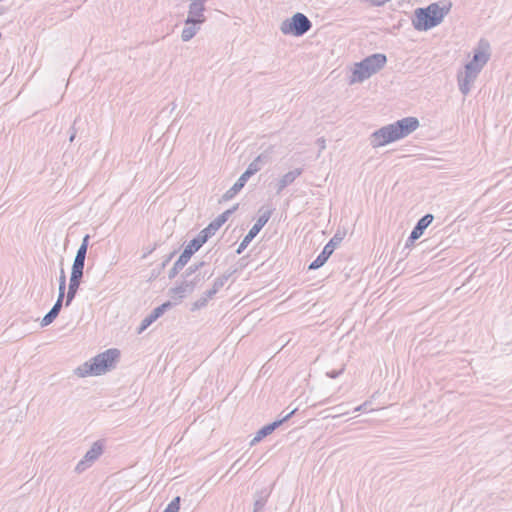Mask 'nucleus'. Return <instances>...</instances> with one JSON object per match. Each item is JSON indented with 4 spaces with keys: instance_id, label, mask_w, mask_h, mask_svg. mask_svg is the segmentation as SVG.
Segmentation results:
<instances>
[{
    "instance_id": "nucleus-1",
    "label": "nucleus",
    "mask_w": 512,
    "mask_h": 512,
    "mask_svg": "<svg viewBox=\"0 0 512 512\" xmlns=\"http://www.w3.org/2000/svg\"><path fill=\"white\" fill-rule=\"evenodd\" d=\"M416 117H405L392 124L381 127L370 136V144L377 148L405 138L419 127Z\"/></svg>"
},
{
    "instance_id": "nucleus-2",
    "label": "nucleus",
    "mask_w": 512,
    "mask_h": 512,
    "mask_svg": "<svg viewBox=\"0 0 512 512\" xmlns=\"http://www.w3.org/2000/svg\"><path fill=\"white\" fill-rule=\"evenodd\" d=\"M120 356L118 349H108L103 353L98 354L89 362H85L75 370V374L79 377H86L88 375H102L114 367V363Z\"/></svg>"
},
{
    "instance_id": "nucleus-3",
    "label": "nucleus",
    "mask_w": 512,
    "mask_h": 512,
    "mask_svg": "<svg viewBox=\"0 0 512 512\" xmlns=\"http://www.w3.org/2000/svg\"><path fill=\"white\" fill-rule=\"evenodd\" d=\"M448 6H440L438 3H431L425 8H417L412 20L413 26L418 31H427L439 25L445 15L450 11Z\"/></svg>"
},
{
    "instance_id": "nucleus-4",
    "label": "nucleus",
    "mask_w": 512,
    "mask_h": 512,
    "mask_svg": "<svg viewBox=\"0 0 512 512\" xmlns=\"http://www.w3.org/2000/svg\"><path fill=\"white\" fill-rule=\"evenodd\" d=\"M386 63L387 57L382 53H376L366 57L355 64L349 83L354 84L363 82L373 74L380 71Z\"/></svg>"
},
{
    "instance_id": "nucleus-5",
    "label": "nucleus",
    "mask_w": 512,
    "mask_h": 512,
    "mask_svg": "<svg viewBox=\"0 0 512 512\" xmlns=\"http://www.w3.org/2000/svg\"><path fill=\"white\" fill-rule=\"evenodd\" d=\"M312 27L311 21L302 13H295L281 23L280 30L285 35L302 36Z\"/></svg>"
},
{
    "instance_id": "nucleus-6",
    "label": "nucleus",
    "mask_w": 512,
    "mask_h": 512,
    "mask_svg": "<svg viewBox=\"0 0 512 512\" xmlns=\"http://www.w3.org/2000/svg\"><path fill=\"white\" fill-rule=\"evenodd\" d=\"M261 215L257 219L256 223L252 226V228L249 230V232L246 234V236L243 238L241 243L239 244L236 253L241 254L246 247L249 245V243L257 236V234L261 231V229L265 226V224L269 221L272 210L267 209L263 211V209H260Z\"/></svg>"
},
{
    "instance_id": "nucleus-7",
    "label": "nucleus",
    "mask_w": 512,
    "mask_h": 512,
    "mask_svg": "<svg viewBox=\"0 0 512 512\" xmlns=\"http://www.w3.org/2000/svg\"><path fill=\"white\" fill-rule=\"evenodd\" d=\"M490 45L486 40L481 39L477 48L474 49L473 58L466 65H471L477 71H481L490 58Z\"/></svg>"
},
{
    "instance_id": "nucleus-8",
    "label": "nucleus",
    "mask_w": 512,
    "mask_h": 512,
    "mask_svg": "<svg viewBox=\"0 0 512 512\" xmlns=\"http://www.w3.org/2000/svg\"><path fill=\"white\" fill-rule=\"evenodd\" d=\"M342 237L338 234H335L330 241L324 246L322 252L317 256V258L310 263L308 269L309 270H316L322 267L329 257L334 252L335 248L341 243Z\"/></svg>"
},
{
    "instance_id": "nucleus-9",
    "label": "nucleus",
    "mask_w": 512,
    "mask_h": 512,
    "mask_svg": "<svg viewBox=\"0 0 512 512\" xmlns=\"http://www.w3.org/2000/svg\"><path fill=\"white\" fill-rule=\"evenodd\" d=\"M215 233L216 231H214L213 227L208 225L185 246L183 252L191 258Z\"/></svg>"
},
{
    "instance_id": "nucleus-10",
    "label": "nucleus",
    "mask_w": 512,
    "mask_h": 512,
    "mask_svg": "<svg viewBox=\"0 0 512 512\" xmlns=\"http://www.w3.org/2000/svg\"><path fill=\"white\" fill-rule=\"evenodd\" d=\"M479 73V71L475 70L474 68H471V65H465L464 71L458 73L457 80L459 90L464 96L469 94L471 86L476 80Z\"/></svg>"
},
{
    "instance_id": "nucleus-11",
    "label": "nucleus",
    "mask_w": 512,
    "mask_h": 512,
    "mask_svg": "<svg viewBox=\"0 0 512 512\" xmlns=\"http://www.w3.org/2000/svg\"><path fill=\"white\" fill-rule=\"evenodd\" d=\"M296 411L297 408H294L281 419L263 426L261 429L258 430L255 437L252 439L250 445H255L256 443L260 442L263 438L273 433L279 426H281L284 422L288 421L295 414Z\"/></svg>"
},
{
    "instance_id": "nucleus-12",
    "label": "nucleus",
    "mask_w": 512,
    "mask_h": 512,
    "mask_svg": "<svg viewBox=\"0 0 512 512\" xmlns=\"http://www.w3.org/2000/svg\"><path fill=\"white\" fill-rule=\"evenodd\" d=\"M272 152L273 147L270 146L264 152L259 154L247 167L244 174L250 178L258 171H260L266 164L270 163L272 160Z\"/></svg>"
},
{
    "instance_id": "nucleus-13",
    "label": "nucleus",
    "mask_w": 512,
    "mask_h": 512,
    "mask_svg": "<svg viewBox=\"0 0 512 512\" xmlns=\"http://www.w3.org/2000/svg\"><path fill=\"white\" fill-rule=\"evenodd\" d=\"M189 10H188V16L185 20L186 24H193V23H204L206 18L204 16V2L205 1H196V0H190Z\"/></svg>"
},
{
    "instance_id": "nucleus-14",
    "label": "nucleus",
    "mask_w": 512,
    "mask_h": 512,
    "mask_svg": "<svg viewBox=\"0 0 512 512\" xmlns=\"http://www.w3.org/2000/svg\"><path fill=\"white\" fill-rule=\"evenodd\" d=\"M173 307V303L170 301L164 302L160 306L153 309V311L147 315L141 322L138 333H142L146 330L153 322H155L158 318H160L167 310Z\"/></svg>"
},
{
    "instance_id": "nucleus-15",
    "label": "nucleus",
    "mask_w": 512,
    "mask_h": 512,
    "mask_svg": "<svg viewBox=\"0 0 512 512\" xmlns=\"http://www.w3.org/2000/svg\"><path fill=\"white\" fill-rule=\"evenodd\" d=\"M433 220L434 216L432 214H426L422 218H420L416 225L414 226L407 240L406 246L412 245L415 240L419 239L423 235L425 229L432 223Z\"/></svg>"
},
{
    "instance_id": "nucleus-16",
    "label": "nucleus",
    "mask_w": 512,
    "mask_h": 512,
    "mask_svg": "<svg viewBox=\"0 0 512 512\" xmlns=\"http://www.w3.org/2000/svg\"><path fill=\"white\" fill-rule=\"evenodd\" d=\"M302 173L303 168H296L284 174L276 183V194H281V192L288 185H291Z\"/></svg>"
},
{
    "instance_id": "nucleus-17",
    "label": "nucleus",
    "mask_w": 512,
    "mask_h": 512,
    "mask_svg": "<svg viewBox=\"0 0 512 512\" xmlns=\"http://www.w3.org/2000/svg\"><path fill=\"white\" fill-rule=\"evenodd\" d=\"M63 294L58 295V298L53 305V307L50 309V311L42 318L41 320V327H46L50 325L59 315L62 306H63V300H64Z\"/></svg>"
},
{
    "instance_id": "nucleus-18",
    "label": "nucleus",
    "mask_w": 512,
    "mask_h": 512,
    "mask_svg": "<svg viewBox=\"0 0 512 512\" xmlns=\"http://www.w3.org/2000/svg\"><path fill=\"white\" fill-rule=\"evenodd\" d=\"M192 292H193V284L190 282H187L186 279H184L179 285H177L169 290V295L174 299L181 300L186 295H189Z\"/></svg>"
},
{
    "instance_id": "nucleus-19",
    "label": "nucleus",
    "mask_w": 512,
    "mask_h": 512,
    "mask_svg": "<svg viewBox=\"0 0 512 512\" xmlns=\"http://www.w3.org/2000/svg\"><path fill=\"white\" fill-rule=\"evenodd\" d=\"M248 179L249 178L243 173L234 185L223 194L222 200L228 201L232 199L244 187Z\"/></svg>"
},
{
    "instance_id": "nucleus-20",
    "label": "nucleus",
    "mask_w": 512,
    "mask_h": 512,
    "mask_svg": "<svg viewBox=\"0 0 512 512\" xmlns=\"http://www.w3.org/2000/svg\"><path fill=\"white\" fill-rule=\"evenodd\" d=\"M191 258L187 256L184 252L181 253L177 261L174 263L173 267L168 272L169 279H173L177 276V274L185 267L188 261Z\"/></svg>"
},
{
    "instance_id": "nucleus-21",
    "label": "nucleus",
    "mask_w": 512,
    "mask_h": 512,
    "mask_svg": "<svg viewBox=\"0 0 512 512\" xmlns=\"http://www.w3.org/2000/svg\"><path fill=\"white\" fill-rule=\"evenodd\" d=\"M191 258L187 256L184 252L181 253L177 261L174 263L173 267L168 272L169 279H173L177 276V274L185 267L188 261Z\"/></svg>"
},
{
    "instance_id": "nucleus-22",
    "label": "nucleus",
    "mask_w": 512,
    "mask_h": 512,
    "mask_svg": "<svg viewBox=\"0 0 512 512\" xmlns=\"http://www.w3.org/2000/svg\"><path fill=\"white\" fill-rule=\"evenodd\" d=\"M82 280H78L76 278L70 277L69 285H68V292L66 295V301L65 306L68 307L73 299L75 298L77 291L80 287Z\"/></svg>"
},
{
    "instance_id": "nucleus-23",
    "label": "nucleus",
    "mask_w": 512,
    "mask_h": 512,
    "mask_svg": "<svg viewBox=\"0 0 512 512\" xmlns=\"http://www.w3.org/2000/svg\"><path fill=\"white\" fill-rule=\"evenodd\" d=\"M238 208V204L233 206L232 208L224 211L218 217H216L209 226H212L214 231H218V229L228 220L229 216L234 213Z\"/></svg>"
},
{
    "instance_id": "nucleus-24",
    "label": "nucleus",
    "mask_w": 512,
    "mask_h": 512,
    "mask_svg": "<svg viewBox=\"0 0 512 512\" xmlns=\"http://www.w3.org/2000/svg\"><path fill=\"white\" fill-rule=\"evenodd\" d=\"M268 497L269 493L266 490H262L260 492L255 493L253 512H263Z\"/></svg>"
},
{
    "instance_id": "nucleus-25",
    "label": "nucleus",
    "mask_w": 512,
    "mask_h": 512,
    "mask_svg": "<svg viewBox=\"0 0 512 512\" xmlns=\"http://www.w3.org/2000/svg\"><path fill=\"white\" fill-rule=\"evenodd\" d=\"M102 452V445L99 442H94L83 458L85 459L86 462L92 464L95 460L99 458Z\"/></svg>"
},
{
    "instance_id": "nucleus-26",
    "label": "nucleus",
    "mask_w": 512,
    "mask_h": 512,
    "mask_svg": "<svg viewBox=\"0 0 512 512\" xmlns=\"http://www.w3.org/2000/svg\"><path fill=\"white\" fill-rule=\"evenodd\" d=\"M201 23H193V24H186L185 23V27L184 29L182 30V33H181V39L182 41L184 42H187L189 40H191L195 35L196 33L199 31L200 25Z\"/></svg>"
},
{
    "instance_id": "nucleus-27",
    "label": "nucleus",
    "mask_w": 512,
    "mask_h": 512,
    "mask_svg": "<svg viewBox=\"0 0 512 512\" xmlns=\"http://www.w3.org/2000/svg\"><path fill=\"white\" fill-rule=\"evenodd\" d=\"M85 266V260L84 259H78L74 258L72 269H71V276L73 278H76L78 280H82L83 278V271Z\"/></svg>"
},
{
    "instance_id": "nucleus-28",
    "label": "nucleus",
    "mask_w": 512,
    "mask_h": 512,
    "mask_svg": "<svg viewBox=\"0 0 512 512\" xmlns=\"http://www.w3.org/2000/svg\"><path fill=\"white\" fill-rule=\"evenodd\" d=\"M89 239H90V236L88 234L84 236L82 243L76 252L75 258L84 259V260L86 259L87 249H88V245H89Z\"/></svg>"
},
{
    "instance_id": "nucleus-29",
    "label": "nucleus",
    "mask_w": 512,
    "mask_h": 512,
    "mask_svg": "<svg viewBox=\"0 0 512 512\" xmlns=\"http://www.w3.org/2000/svg\"><path fill=\"white\" fill-rule=\"evenodd\" d=\"M181 498L176 496L165 508L163 512H179Z\"/></svg>"
},
{
    "instance_id": "nucleus-30",
    "label": "nucleus",
    "mask_w": 512,
    "mask_h": 512,
    "mask_svg": "<svg viewBox=\"0 0 512 512\" xmlns=\"http://www.w3.org/2000/svg\"><path fill=\"white\" fill-rule=\"evenodd\" d=\"M65 289H66V274H65L64 269L62 268L60 271V276H59L58 295H62V292H63V296H65Z\"/></svg>"
},
{
    "instance_id": "nucleus-31",
    "label": "nucleus",
    "mask_w": 512,
    "mask_h": 512,
    "mask_svg": "<svg viewBox=\"0 0 512 512\" xmlns=\"http://www.w3.org/2000/svg\"><path fill=\"white\" fill-rule=\"evenodd\" d=\"M205 276H206V273H204L202 275L199 272V273L195 274L193 278H186V281L193 284V291H194L195 288L200 284V282L205 279Z\"/></svg>"
},
{
    "instance_id": "nucleus-32",
    "label": "nucleus",
    "mask_w": 512,
    "mask_h": 512,
    "mask_svg": "<svg viewBox=\"0 0 512 512\" xmlns=\"http://www.w3.org/2000/svg\"><path fill=\"white\" fill-rule=\"evenodd\" d=\"M208 303V300L202 295L200 298H198L191 307L192 311L200 310L201 308L205 307Z\"/></svg>"
},
{
    "instance_id": "nucleus-33",
    "label": "nucleus",
    "mask_w": 512,
    "mask_h": 512,
    "mask_svg": "<svg viewBox=\"0 0 512 512\" xmlns=\"http://www.w3.org/2000/svg\"><path fill=\"white\" fill-rule=\"evenodd\" d=\"M92 464H90L89 462H86L85 459L83 458L82 460H80L78 462V464L76 465L75 467V471L77 473H82L84 472L88 467H90Z\"/></svg>"
},
{
    "instance_id": "nucleus-34",
    "label": "nucleus",
    "mask_w": 512,
    "mask_h": 512,
    "mask_svg": "<svg viewBox=\"0 0 512 512\" xmlns=\"http://www.w3.org/2000/svg\"><path fill=\"white\" fill-rule=\"evenodd\" d=\"M345 370V365H342V367L339 369V370H331V371H328L326 373V375L329 377V378H332V379H335L337 377H339Z\"/></svg>"
},
{
    "instance_id": "nucleus-35",
    "label": "nucleus",
    "mask_w": 512,
    "mask_h": 512,
    "mask_svg": "<svg viewBox=\"0 0 512 512\" xmlns=\"http://www.w3.org/2000/svg\"><path fill=\"white\" fill-rule=\"evenodd\" d=\"M197 266H195L194 264L189 266L186 271L184 272L183 274V277L184 279L186 278H190L193 274H195L197 272Z\"/></svg>"
},
{
    "instance_id": "nucleus-36",
    "label": "nucleus",
    "mask_w": 512,
    "mask_h": 512,
    "mask_svg": "<svg viewBox=\"0 0 512 512\" xmlns=\"http://www.w3.org/2000/svg\"><path fill=\"white\" fill-rule=\"evenodd\" d=\"M225 285V282L220 277L216 278L212 288L215 289L216 292H218L223 286Z\"/></svg>"
},
{
    "instance_id": "nucleus-37",
    "label": "nucleus",
    "mask_w": 512,
    "mask_h": 512,
    "mask_svg": "<svg viewBox=\"0 0 512 512\" xmlns=\"http://www.w3.org/2000/svg\"><path fill=\"white\" fill-rule=\"evenodd\" d=\"M76 123H77V119H75V121H74L73 125H72V126H71V128H70V137H69V141H70V142H73V141H74V139H75V137H76V134H77V129H76V127H75Z\"/></svg>"
},
{
    "instance_id": "nucleus-38",
    "label": "nucleus",
    "mask_w": 512,
    "mask_h": 512,
    "mask_svg": "<svg viewBox=\"0 0 512 512\" xmlns=\"http://www.w3.org/2000/svg\"><path fill=\"white\" fill-rule=\"evenodd\" d=\"M236 272V269L228 270L223 275L220 276L221 279L226 283V281Z\"/></svg>"
},
{
    "instance_id": "nucleus-39",
    "label": "nucleus",
    "mask_w": 512,
    "mask_h": 512,
    "mask_svg": "<svg viewBox=\"0 0 512 512\" xmlns=\"http://www.w3.org/2000/svg\"><path fill=\"white\" fill-rule=\"evenodd\" d=\"M217 292L215 291V289L211 288L207 291H205L203 293V296L209 301L210 299L213 298V296L216 294Z\"/></svg>"
},
{
    "instance_id": "nucleus-40",
    "label": "nucleus",
    "mask_w": 512,
    "mask_h": 512,
    "mask_svg": "<svg viewBox=\"0 0 512 512\" xmlns=\"http://www.w3.org/2000/svg\"><path fill=\"white\" fill-rule=\"evenodd\" d=\"M370 402L366 401L354 409V412L367 411Z\"/></svg>"
},
{
    "instance_id": "nucleus-41",
    "label": "nucleus",
    "mask_w": 512,
    "mask_h": 512,
    "mask_svg": "<svg viewBox=\"0 0 512 512\" xmlns=\"http://www.w3.org/2000/svg\"><path fill=\"white\" fill-rule=\"evenodd\" d=\"M176 251L171 252L162 263V267H165L169 261L175 256Z\"/></svg>"
},
{
    "instance_id": "nucleus-42",
    "label": "nucleus",
    "mask_w": 512,
    "mask_h": 512,
    "mask_svg": "<svg viewBox=\"0 0 512 512\" xmlns=\"http://www.w3.org/2000/svg\"><path fill=\"white\" fill-rule=\"evenodd\" d=\"M341 406H342V405H339V406L334 407V409H336V410H337V412H338V414H337V415H344V414H347V412H346V411H343V410L341 409Z\"/></svg>"
},
{
    "instance_id": "nucleus-43",
    "label": "nucleus",
    "mask_w": 512,
    "mask_h": 512,
    "mask_svg": "<svg viewBox=\"0 0 512 512\" xmlns=\"http://www.w3.org/2000/svg\"><path fill=\"white\" fill-rule=\"evenodd\" d=\"M195 266H197V270L199 271L204 265H205V262L204 261H201L199 263H196L194 264Z\"/></svg>"
},
{
    "instance_id": "nucleus-44",
    "label": "nucleus",
    "mask_w": 512,
    "mask_h": 512,
    "mask_svg": "<svg viewBox=\"0 0 512 512\" xmlns=\"http://www.w3.org/2000/svg\"><path fill=\"white\" fill-rule=\"evenodd\" d=\"M319 141H320L321 148H325V145H324L325 141L323 139H319Z\"/></svg>"
},
{
    "instance_id": "nucleus-45",
    "label": "nucleus",
    "mask_w": 512,
    "mask_h": 512,
    "mask_svg": "<svg viewBox=\"0 0 512 512\" xmlns=\"http://www.w3.org/2000/svg\"><path fill=\"white\" fill-rule=\"evenodd\" d=\"M4 12H5V8L1 7L0 8V15H2Z\"/></svg>"
}]
</instances>
